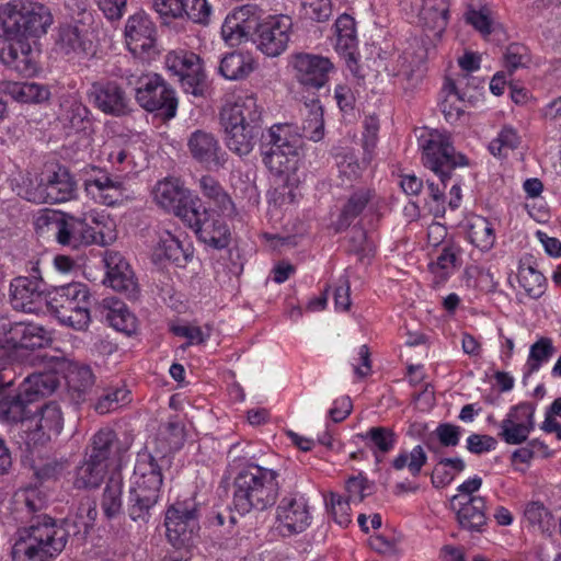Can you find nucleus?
<instances>
[{
	"instance_id": "nucleus-32",
	"label": "nucleus",
	"mask_w": 561,
	"mask_h": 561,
	"mask_svg": "<svg viewBox=\"0 0 561 561\" xmlns=\"http://www.w3.org/2000/svg\"><path fill=\"white\" fill-rule=\"evenodd\" d=\"M456 519L461 529L470 533H482L488 520L485 499L471 496L466 502L460 503V507L456 510Z\"/></svg>"
},
{
	"instance_id": "nucleus-55",
	"label": "nucleus",
	"mask_w": 561,
	"mask_h": 561,
	"mask_svg": "<svg viewBox=\"0 0 561 561\" xmlns=\"http://www.w3.org/2000/svg\"><path fill=\"white\" fill-rule=\"evenodd\" d=\"M518 280L525 291L533 298H538L545 293L546 278L533 266L519 267Z\"/></svg>"
},
{
	"instance_id": "nucleus-1",
	"label": "nucleus",
	"mask_w": 561,
	"mask_h": 561,
	"mask_svg": "<svg viewBox=\"0 0 561 561\" xmlns=\"http://www.w3.org/2000/svg\"><path fill=\"white\" fill-rule=\"evenodd\" d=\"M168 463L165 456L156 458L147 450L137 455L126 511L129 518L140 526L148 524L152 517L160 497L162 469Z\"/></svg>"
},
{
	"instance_id": "nucleus-30",
	"label": "nucleus",
	"mask_w": 561,
	"mask_h": 561,
	"mask_svg": "<svg viewBox=\"0 0 561 561\" xmlns=\"http://www.w3.org/2000/svg\"><path fill=\"white\" fill-rule=\"evenodd\" d=\"M39 416L34 435H38L34 445H45L48 440L60 435L64 428V414L60 405L55 401L45 403L38 411Z\"/></svg>"
},
{
	"instance_id": "nucleus-14",
	"label": "nucleus",
	"mask_w": 561,
	"mask_h": 561,
	"mask_svg": "<svg viewBox=\"0 0 561 561\" xmlns=\"http://www.w3.org/2000/svg\"><path fill=\"white\" fill-rule=\"evenodd\" d=\"M153 198L159 206L168 211H172L180 217L183 222L185 215H191L192 208L199 207L201 201L193 198L190 192L183 186L179 179L167 178L159 181L153 188Z\"/></svg>"
},
{
	"instance_id": "nucleus-60",
	"label": "nucleus",
	"mask_w": 561,
	"mask_h": 561,
	"mask_svg": "<svg viewBox=\"0 0 561 561\" xmlns=\"http://www.w3.org/2000/svg\"><path fill=\"white\" fill-rule=\"evenodd\" d=\"M505 67L510 72L518 68L527 67L530 62L529 49L519 43H512L506 47L504 54Z\"/></svg>"
},
{
	"instance_id": "nucleus-20",
	"label": "nucleus",
	"mask_w": 561,
	"mask_h": 561,
	"mask_svg": "<svg viewBox=\"0 0 561 561\" xmlns=\"http://www.w3.org/2000/svg\"><path fill=\"white\" fill-rule=\"evenodd\" d=\"M104 263L108 285L128 299H136L138 296V284L124 256L119 252L108 251L104 256Z\"/></svg>"
},
{
	"instance_id": "nucleus-12",
	"label": "nucleus",
	"mask_w": 561,
	"mask_h": 561,
	"mask_svg": "<svg viewBox=\"0 0 561 561\" xmlns=\"http://www.w3.org/2000/svg\"><path fill=\"white\" fill-rule=\"evenodd\" d=\"M293 32L291 18L285 14L267 16L257 24L256 46L268 57H277L283 54L290 41Z\"/></svg>"
},
{
	"instance_id": "nucleus-38",
	"label": "nucleus",
	"mask_w": 561,
	"mask_h": 561,
	"mask_svg": "<svg viewBox=\"0 0 561 561\" xmlns=\"http://www.w3.org/2000/svg\"><path fill=\"white\" fill-rule=\"evenodd\" d=\"M90 110L76 99L65 100L60 105L58 119L64 128L82 131L90 124Z\"/></svg>"
},
{
	"instance_id": "nucleus-27",
	"label": "nucleus",
	"mask_w": 561,
	"mask_h": 561,
	"mask_svg": "<svg viewBox=\"0 0 561 561\" xmlns=\"http://www.w3.org/2000/svg\"><path fill=\"white\" fill-rule=\"evenodd\" d=\"M277 520L288 534L302 533L310 524L308 504L302 496H284L277 506Z\"/></svg>"
},
{
	"instance_id": "nucleus-11",
	"label": "nucleus",
	"mask_w": 561,
	"mask_h": 561,
	"mask_svg": "<svg viewBox=\"0 0 561 561\" xmlns=\"http://www.w3.org/2000/svg\"><path fill=\"white\" fill-rule=\"evenodd\" d=\"M169 70L179 77L185 93L204 96L208 84L202 59L198 55L186 51H171L165 57Z\"/></svg>"
},
{
	"instance_id": "nucleus-48",
	"label": "nucleus",
	"mask_w": 561,
	"mask_h": 561,
	"mask_svg": "<svg viewBox=\"0 0 561 561\" xmlns=\"http://www.w3.org/2000/svg\"><path fill=\"white\" fill-rule=\"evenodd\" d=\"M334 26L336 35V49L351 54V51L357 45L356 24L354 18L344 13L337 18Z\"/></svg>"
},
{
	"instance_id": "nucleus-33",
	"label": "nucleus",
	"mask_w": 561,
	"mask_h": 561,
	"mask_svg": "<svg viewBox=\"0 0 561 561\" xmlns=\"http://www.w3.org/2000/svg\"><path fill=\"white\" fill-rule=\"evenodd\" d=\"M221 125L225 128V141L228 149L240 157L249 154L256 141L262 140V129L249 128L243 125L238 126L237 124Z\"/></svg>"
},
{
	"instance_id": "nucleus-51",
	"label": "nucleus",
	"mask_w": 561,
	"mask_h": 561,
	"mask_svg": "<svg viewBox=\"0 0 561 561\" xmlns=\"http://www.w3.org/2000/svg\"><path fill=\"white\" fill-rule=\"evenodd\" d=\"M262 160L265 167L275 174H283L290 170L291 161L298 154H287V151L267 145H261Z\"/></svg>"
},
{
	"instance_id": "nucleus-39",
	"label": "nucleus",
	"mask_w": 561,
	"mask_h": 561,
	"mask_svg": "<svg viewBox=\"0 0 561 561\" xmlns=\"http://www.w3.org/2000/svg\"><path fill=\"white\" fill-rule=\"evenodd\" d=\"M66 379L71 401L75 404L85 401V396L94 383L92 369L89 366H73L69 369Z\"/></svg>"
},
{
	"instance_id": "nucleus-17",
	"label": "nucleus",
	"mask_w": 561,
	"mask_h": 561,
	"mask_svg": "<svg viewBox=\"0 0 561 561\" xmlns=\"http://www.w3.org/2000/svg\"><path fill=\"white\" fill-rule=\"evenodd\" d=\"M0 61L22 77H32L37 70V53L28 38H7L0 47Z\"/></svg>"
},
{
	"instance_id": "nucleus-37",
	"label": "nucleus",
	"mask_w": 561,
	"mask_h": 561,
	"mask_svg": "<svg viewBox=\"0 0 561 561\" xmlns=\"http://www.w3.org/2000/svg\"><path fill=\"white\" fill-rule=\"evenodd\" d=\"M302 115L305 116L302 125L298 127L301 138L320 141L324 136L323 108L320 101L312 99L309 103L305 102Z\"/></svg>"
},
{
	"instance_id": "nucleus-43",
	"label": "nucleus",
	"mask_w": 561,
	"mask_h": 561,
	"mask_svg": "<svg viewBox=\"0 0 561 561\" xmlns=\"http://www.w3.org/2000/svg\"><path fill=\"white\" fill-rule=\"evenodd\" d=\"M252 71V59L240 51L226 55L219 65L220 75L228 80H242Z\"/></svg>"
},
{
	"instance_id": "nucleus-49",
	"label": "nucleus",
	"mask_w": 561,
	"mask_h": 561,
	"mask_svg": "<svg viewBox=\"0 0 561 561\" xmlns=\"http://www.w3.org/2000/svg\"><path fill=\"white\" fill-rule=\"evenodd\" d=\"M427 461V455L421 445L415 446L412 450H402L392 461L391 467L401 471L408 469L409 473L416 478L420 476L423 466Z\"/></svg>"
},
{
	"instance_id": "nucleus-50",
	"label": "nucleus",
	"mask_w": 561,
	"mask_h": 561,
	"mask_svg": "<svg viewBox=\"0 0 561 561\" xmlns=\"http://www.w3.org/2000/svg\"><path fill=\"white\" fill-rule=\"evenodd\" d=\"M469 239L481 251H489L495 242L492 224L484 217H477L469 226Z\"/></svg>"
},
{
	"instance_id": "nucleus-24",
	"label": "nucleus",
	"mask_w": 561,
	"mask_h": 561,
	"mask_svg": "<svg viewBox=\"0 0 561 561\" xmlns=\"http://www.w3.org/2000/svg\"><path fill=\"white\" fill-rule=\"evenodd\" d=\"M3 331L14 352L20 348H43L51 343L49 332L35 323L15 322L9 324V329L3 327Z\"/></svg>"
},
{
	"instance_id": "nucleus-16",
	"label": "nucleus",
	"mask_w": 561,
	"mask_h": 561,
	"mask_svg": "<svg viewBox=\"0 0 561 561\" xmlns=\"http://www.w3.org/2000/svg\"><path fill=\"white\" fill-rule=\"evenodd\" d=\"M77 195V182L70 171L64 165H57L45 181L37 187L34 202L58 204L71 201Z\"/></svg>"
},
{
	"instance_id": "nucleus-3",
	"label": "nucleus",
	"mask_w": 561,
	"mask_h": 561,
	"mask_svg": "<svg viewBox=\"0 0 561 561\" xmlns=\"http://www.w3.org/2000/svg\"><path fill=\"white\" fill-rule=\"evenodd\" d=\"M422 149V161L425 168L433 171L440 183L427 181L430 195L434 202H445V188L447 181L451 179L453 172L458 167L468 164V159L457 152L450 135L438 129L425 130L419 138Z\"/></svg>"
},
{
	"instance_id": "nucleus-34",
	"label": "nucleus",
	"mask_w": 561,
	"mask_h": 561,
	"mask_svg": "<svg viewBox=\"0 0 561 561\" xmlns=\"http://www.w3.org/2000/svg\"><path fill=\"white\" fill-rule=\"evenodd\" d=\"M101 317L115 330L131 334L136 330V318L124 302L106 298L99 307Z\"/></svg>"
},
{
	"instance_id": "nucleus-45",
	"label": "nucleus",
	"mask_w": 561,
	"mask_h": 561,
	"mask_svg": "<svg viewBox=\"0 0 561 561\" xmlns=\"http://www.w3.org/2000/svg\"><path fill=\"white\" fill-rule=\"evenodd\" d=\"M199 187L203 194L211 199L222 214L227 216L237 214L232 199L216 179L210 175L202 176Z\"/></svg>"
},
{
	"instance_id": "nucleus-56",
	"label": "nucleus",
	"mask_w": 561,
	"mask_h": 561,
	"mask_svg": "<svg viewBox=\"0 0 561 561\" xmlns=\"http://www.w3.org/2000/svg\"><path fill=\"white\" fill-rule=\"evenodd\" d=\"M129 390L125 388L107 389L94 404V409L100 414H105L128 403Z\"/></svg>"
},
{
	"instance_id": "nucleus-22",
	"label": "nucleus",
	"mask_w": 561,
	"mask_h": 561,
	"mask_svg": "<svg viewBox=\"0 0 561 561\" xmlns=\"http://www.w3.org/2000/svg\"><path fill=\"white\" fill-rule=\"evenodd\" d=\"M28 277L18 276L10 284V300L15 310L23 312H38L45 305V288Z\"/></svg>"
},
{
	"instance_id": "nucleus-13",
	"label": "nucleus",
	"mask_w": 561,
	"mask_h": 561,
	"mask_svg": "<svg viewBox=\"0 0 561 561\" xmlns=\"http://www.w3.org/2000/svg\"><path fill=\"white\" fill-rule=\"evenodd\" d=\"M191 215H185L184 221L197 234L198 239L214 249H224L230 242V231L225 220L219 216L210 215L203 206L192 208Z\"/></svg>"
},
{
	"instance_id": "nucleus-58",
	"label": "nucleus",
	"mask_w": 561,
	"mask_h": 561,
	"mask_svg": "<svg viewBox=\"0 0 561 561\" xmlns=\"http://www.w3.org/2000/svg\"><path fill=\"white\" fill-rule=\"evenodd\" d=\"M501 432L499 436L510 445H518L527 440L530 432L533 431V425L529 424L524 425L520 422H515L512 420L504 419L501 422Z\"/></svg>"
},
{
	"instance_id": "nucleus-36",
	"label": "nucleus",
	"mask_w": 561,
	"mask_h": 561,
	"mask_svg": "<svg viewBox=\"0 0 561 561\" xmlns=\"http://www.w3.org/2000/svg\"><path fill=\"white\" fill-rule=\"evenodd\" d=\"M448 0H423L419 20L423 27L440 34L448 23Z\"/></svg>"
},
{
	"instance_id": "nucleus-8",
	"label": "nucleus",
	"mask_w": 561,
	"mask_h": 561,
	"mask_svg": "<svg viewBox=\"0 0 561 561\" xmlns=\"http://www.w3.org/2000/svg\"><path fill=\"white\" fill-rule=\"evenodd\" d=\"M90 300L87 285L69 283L49 290L45 306L60 323L75 330H84L90 323Z\"/></svg>"
},
{
	"instance_id": "nucleus-21",
	"label": "nucleus",
	"mask_w": 561,
	"mask_h": 561,
	"mask_svg": "<svg viewBox=\"0 0 561 561\" xmlns=\"http://www.w3.org/2000/svg\"><path fill=\"white\" fill-rule=\"evenodd\" d=\"M470 76L468 73L458 75L456 80L451 78L445 79L439 107L447 122L454 123L463 114L466 101L472 98L467 91Z\"/></svg>"
},
{
	"instance_id": "nucleus-57",
	"label": "nucleus",
	"mask_w": 561,
	"mask_h": 561,
	"mask_svg": "<svg viewBox=\"0 0 561 561\" xmlns=\"http://www.w3.org/2000/svg\"><path fill=\"white\" fill-rule=\"evenodd\" d=\"M251 30L252 25L239 21L234 14L229 13L222 23L221 35L226 42L236 45L247 38Z\"/></svg>"
},
{
	"instance_id": "nucleus-19",
	"label": "nucleus",
	"mask_w": 561,
	"mask_h": 561,
	"mask_svg": "<svg viewBox=\"0 0 561 561\" xmlns=\"http://www.w3.org/2000/svg\"><path fill=\"white\" fill-rule=\"evenodd\" d=\"M156 26L150 18L139 12L128 18L125 25L126 44L135 56H150L156 45Z\"/></svg>"
},
{
	"instance_id": "nucleus-7",
	"label": "nucleus",
	"mask_w": 561,
	"mask_h": 561,
	"mask_svg": "<svg viewBox=\"0 0 561 561\" xmlns=\"http://www.w3.org/2000/svg\"><path fill=\"white\" fill-rule=\"evenodd\" d=\"M54 22L50 9L36 0H11L0 10L5 38H38Z\"/></svg>"
},
{
	"instance_id": "nucleus-62",
	"label": "nucleus",
	"mask_w": 561,
	"mask_h": 561,
	"mask_svg": "<svg viewBox=\"0 0 561 561\" xmlns=\"http://www.w3.org/2000/svg\"><path fill=\"white\" fill-rule=\"evenodd\" d=\"M96 517L98 510L95 501L87 499L79 504L75 524L82 526L84 533H88L93 528Z\"/></svg>"
},
{
	"instance_id": "nucleus-35",
	"label": "nucleus",
	"mask_w": 561,
	"mask_h": 561,
	"mask_svg": "<svg viewBox=\"0 0 561 561\" xmlns=\"http://www.w3.org/2000/svg\"><path fill=\"white\" fill-rule=\"evenodd\" d=\"M0 91L10 94L13 100L21 103H42L49 99V90L35 82L0 81Z\"/></svg>"
},
{
	"instance_id": "nucleus-25",
	"label": "nucleus",
	"mask_w": 561,
	"mask_h": 561,
	"mask_svg": "<svg viewBox=\"0 0 561 561\" xmlns=\"http://www.w3.org/2000/svg\"><path fill=\"white\" fill-rule=\"evenodd\" d=\"M187 147L192 157L208 168H221L226 163V152L211 133L195 130L187 140Z\"/></svg>"
},
{
	"instance_id": "nucleus-10",
	"label": "nucleus",
	"mask_w": 561,
	"mask_h": 561,
	"mask_svg": "<svg viewBox=\"0 0 561 561\" xmlns=\"http://www.w3.org/2000/svg\"><path fill=\"white\" fill-rule=\"evenodd\" d=\"M167 538L175 548L193 542L199 530L198 504L193 500L176 501L165 512Z\"/></svg>"
},
{
	"instance_id": "nucleus-44",
	"label": "nucleus",
	"mask_w": 561,
	"mask_h": 561,
	"mask_svg": "<svg viewBox=\"0 0 561 561\" xmlns=\"http://www.w3.org/2000/svg\"><path fill=\"white\" fill-rule=\"evenodd\" d=\"M525 520L535 530L551 536L556 529V519L541 502H530L524 510Z\"/></svg>"
},
{
	"instance_id": "nucleus-26",
	"label": "nucleus",
	"mask_w": 561,
	"mask_h": 561,
	"mask_svg": "<svg viewBox=\"0 0 561 561\" xmlns=\"http://www.w3.org/2000/svg\"><path fill=\"white\" fill-rule=\"evenodd\" d=\"M59 387L58 377L51 373H39L30 375L24 379L20 386V390L15 392L20 401L24 405L23 421L32 415L30 404L36 401L39 397L51 394Z\"/></svg>"
},
{
	"instance_id": "nucleus-54",
	"label": "nucleus",
	"mask_w": 561,
	"mask_h": 561,
	"mask_svg": "<svg viewBox=\"0 0 561 561\" xmlns=\"http://www.w3.org/2000/svg\"><path fill=\"white\" fill-rule=\"evenodd\" d=\"M556 348L551 339L540 337L530 346L529 356L527 360L528 373L526 376L537 371L541 364L547 362L553 354Z\"/></svg>"
},
{
	"instance_id": "nucleus-61",
	"label": "nucleus",
	"mask_w": 561,
	"mask_h": 561,
	"mask_svg": "<svg viewBox=\"0 0 561 561\" xmlns=\"http://www.w3.org/2000/svg\"><path fill=\"white\" fill-rule=\"evenodd\" d=\"M379 121L376 116H368L364 121L363 148L365 156L363 162L368 164L371 160V153L378 141Z\"/></svg>"
},
{
	"instance_id": "nucleus-29",
	"label": "nucleus",
	"mask_w": 561,
	"mask_h": 561,
	"mask_svg": "<svg viewBox=\"0 0 561 561\" xmlns=\"http://www.w3.org/2000/svg\"><path fill=\"white\" fill-rule=\"evenodd\" d=\"M85 457L108 468L110 461L119 457L121 440L111 428H101L91 438Z\"/></svg>"
},
{
	"instance_id": "nucleus-5",
	"label": "nucleus",
	"mask_w": 561,
	"mask_h": 561,
	"mask_svg": "<svg viewBox=\"0 0 561 561\" xmlns=\"http://www.w3.org/2000/svg\"><path fill=\"white\" fill-rule=\"evenodd\" d=\"M278 473L272 469L251 463L241 470L233 481V505L245 514L251 510L264 511L277 500Z\"/></svg>"
},
{
	"instance_id": "nucleus-9",
	"label": "nucleus",
	"mask_w": 561,
	"mask_h": 561,
	"mask_svg": "<svg viewBox=\"0 0 561 561\" xmlns=\"http://www.w3.org/2000/svg\"><path fill=\"white\" fill-rule=\"evenodd\" d=\"M134 87L137 103L148 112H154L163 119L176 115L178 99L174 90L158 73H129L122 76Z\"/></svg>"
},
{
	"instance_id": "nucleus-40",
	"label": "nucleus",
	"mask_w": 561,
	"mask_h": 561,
	"mask_svg": "<svg viewBox=\"0 0 561 561\" xmlns=\"http://www.w3.org/2000/svg\"><path fill=\"white\" fill-rule=\"evenodd\" d=\"M123 477L119 471L113 472L102 494L101 507L107 519L118 516L123 508Z\"/></svg>"
},
{
	"instance_id": "nucleus-28",
	"label": "nucleus",
	"mask_w": 561,
	"mask_h": 561,
	"mask_svg": "<svg viewBox=\"0 0 561 561\" xmlns=\"http://www.w3.org/2000/svg\"><path fill=\"white\" fill-rule=\"evenodd\" d=\"M16 373L12 366L0 368V421L8 424L23 422L24 405L19 396L8 392L14 386Z\"/></svg>"
},
{
	"instance_id": "nucleus-59",
	"label": "nucleus",
	"mask_w": 561,
	"mask_h": 561,
	"mask_svg": "<svg viewBox=\"0 0 561 561\" xmlns=\"http://www.w3.org/2000/svg\"><path fill=\"white\" fill-rule=\"evenodd\" d=\"M300 12L304 18L322 23L332 15L331 0H300Z\"/></svg>"
},
{
	"instance_id": "nucleus-64",
	"label": "nucleus",
	"mask_w": 561,
	"mask_h": 561,
	"mask_svg": "<svg viewBox=\"0 0 561 561\" xmlns=\"http://www.w3.org/2000/svg\"><path fill=\"white\" fill-rule=\"evenodd\" d=\"M462 430L460 426L451 423H440L434 434L442 446L455 447L459 444Z\"/></svg>"
},
{
	"instance_id": "nucleus-42",
	"label": "nucleus",
	"mask_w": 561,
	"mask_h": 561,
	"mask_svg": "<svg viewBox=\"0 0 561 561\" xmlns=\"http://www.w3.org/2000/svg\"><path fill=\"white\" fill-rule=\"evenodd\" d=\"M374 197L370 188L358 187L347 198L343 206L337 225L340 229L347 228L359 216Z\"/></svg>"
},
{
	"instance_id": "nucleus-6",
	"label": "nucleus",
	"mask_w": 561,
	"mask_h": 561,
	"mask_svg": "<svg viewBox=\"0 0 561 561\" xmlns=\"http://www.w3.org/2000/svg\"><path fill=\"white\" fill-rule=\"evenodd\" d=\"M68 20L60 24L56 37L57 50L68 57L93 53L98 23L93 10L83 1L67 0Z\"/></svg>"
},
{
	"instance_id": "nucleus-18",
	"label": "nucleus",
	"mask_w": 561,
	"mask_h": 561,
	"mask_svg": "<svg viewBox=\"0 0 561 561\" xmlns=\"http://www.w3.org/2000/svg\"><path fill=\"white\" fill-rule=\"evenodd\" d=\"M89 98L94 106L106 115L121 117L129 114V99L115 81H98L91 84Z\"/></svg>"
},
{
	"instance_id": "nucleus-15",
	"label": "nucleus",
	"mask_w": 561,
	"mask_h": 561,
	"mask_svg": "<svg viewBox=\"0 0 561 561\" xmlns=\"http://www.w3.org/2000/svg\"><path fill=\"white\" fill-rule=\"evenodd\" d=\"M295 78L306 88L324 87L335 67L330 58L322 55L298 53L293 57Z\"/></svg>"
},
{
	"instance_id": "nucleus-31",
	"label": "nucleus",
	"mask_w": 561,
	"mask_h": 561,
	"mask_svg": "<svg viewBox=\"0 0 561 561\" xmlns=\"http://www.w3.org/2000/svg\"><path fill=\"white\" fill-rule=\"evenodd\" d=\"M261 145L280 148L287 154H299L304 141L299 128L291 124H274L266 134L262 133Z\"/></svg>"
},
{
	"instance_id": "nucleus-52",
	"label": "nucleus",
	"mask_w": 561,
	"mask_h": 561,
	"mask_svg": "<svg viewBox=\"0 0 561 561\" xmlns=\"http://www.w3.org/2000/svg\"><path fill=\"white\" fill-rule=\"evenodd\" d=\"M358 437L368 442L371 448L381 454L389 453L397 442V435L393 430L383 426H374L365 434H358Z\"/></svg>"
},
{
	"instance_id": "nucleus-2",
	"label": "nucleus",
	"mask_w": 561,
	"mask_h": 561,
	"mask_svg": "<svg viewBox=\"0 0 561 561\" xmlns=\"http://www.w3.org/2000/svg\"><path fill=\"white\" fill-rule=\"evenodd\" d=\"M12 547L13 561H50L66 548L69 533L48 515L36 516L19 530Z\"/></svg>"
},
{
	"instance_id": "nucleus-53",
	"label": "nucleus",
	"mask_w": 561,
	"mask_h": 561,
	"mask_svg": "<svg viewBox=\"0 0 561 561\" xmlns=\"http://www.w3.org/2000/svg\"><path fill=\"white\" fill-rule=\"evenodd\" d=\"M15 502L28 513H37L47 505L46 493L37 485H27L15 492Z\"/></svg>"
},
{
	"instance_id": "nucleus-63",
	"label": "nucleus",
	"mask_w": 561,
	"mask_h": 561,
	"mask_svg": "<svg viewBox=\"0 0 561 561\" xmlns=\"http://www.w3.org/2000/svg\"><path fill=\"white\" fill-rule=\"evenodd\" d=\"M331 514L334 522L341 527H346L351 522V508L348 500L335 493H331Z\"/></svg>"
},
{
	"instance_id": "nucleus-41",
	"label": "nucleus",
	"mask_w": 561,
	"mask_h": 561,
	"mask_svg": "<svg viewBox=\"0 0 561 561\" xmlns=\"http://www.w3.org/2000/svg\"><path fill=\"white\" fill-rule=\"evenodd\" d=\"M107 467L84 456L83 461L76 469L73 485L76 489L92 490L103 482Z\"/></svg>"
},
{
	"instance_id": "nucleus-23",
	"label": "nucleus",
	"mask_w": 561,
	"mask_h": 561,
	"mask_svg": "<svg viewBox=\"0 0 561 561\" xmlns=\"http://www.w3.org/2000/svg\"><path fill=\"white\" fill-rule=\"evenodd\" d=\"M221 124H237L244 127L263 129L262 107L254 95L238 98L232 104H227L220 112Z\"/></svg>"
},
{
	"instance_id": "nucleus-46",
	"label": "nucleus",
	"mask_w": 561,
	"mask_h": 561,
	"mask_svg": "<svg viewBox=\"0 0 561 561\" xmlns=\"http://www.w3.org/2000/svg\"><path fill=\"white\" fill-rule=\"evenodd\" d=\"M466 469V463L460 457L442 458L434 467L431 481L434 488L442 489L450 484L456 473Z\"/></svg>"
},
{
	"instance_id": "nucleus-47",
	"label": "nucleus",
	"mask_w": 561,
	"mask_h": 561,
	"mask_svg": "<svg viewBox=\"0 0 561 561\" xmlns=\"http://www.w3.org/2000/svg\"><path fill=\"white\" fill-rule=\"evenodd\" d=\"M152 257L154 262L167 260L174 263H180L182 259H186L180 240L169 231H164L159 236Z\"/></svg>"
},
{
	"instance_id": "nucleus-4",
	"label": "nucleus",
	"mask_w": 561,
	"mask_h": 561,
	"mask_svg": "<svg viewBox=\"0 0 561 561\" xmlns=\"http://www.w3.org/2000/svg\"><path fill=\"white\" fill-rule=\"evenodd\" d=\"M107 218L91 211L83 217L66 213L50 211L37 219L38 226L53 230L57 242L62 247L78 250L90 244H105L104 228Z\"/></svg>"
}]
</instances>
